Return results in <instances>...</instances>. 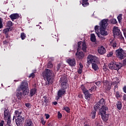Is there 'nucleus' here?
Here are the masks:
<instances>
[{
  "mask_svg": "<svg viewBox=\"0 0 126 126\" xmlns=\"http://www.w3.org/2000/svg\"><path fill=\"white\" fill-rule=\"evenodd\" d=\"M21 114H22V110H21V109H18L15 111V116H16V117L21 116L20 115Z\"/></svg>",
  "mask_w": 126,
  "mask_h": 126,
  "instance_id": "a878e982",
  "label": "nucleus"
},
{
  "mask_svg": "<svg viewBox=\"0 0 126 126\" xmlns=\"http://www.w3.org/2000/svg\"><path fill=\"white\" fill-rule=\"evenodd\" d=\"M87 61L88 64H90V63H99L98 58L92 55H90L88 56Z\"/></svg>",
  "mask_w": 126,
  "mask_h": 126,
  "instance_id": "6e6552de",
  "label": "nucleus"
},
{
  "mask_svg": "<svg viewBox=\"0 0 126 126\" xmlns=\"http://www.w3.org/2000/svg\"><path fill=\"white\" fill-rule=\"evenodd\" d=\"M78 73H79V74H81V73H82V69L79 68L78 69Z\"/></svg>",
  "mask_w": 126,
  "mask_h": 126,
  "instance_id": "4d7b16f0",
  "label": "nucleus"
},
{
  "mask_svg": "<svg viewBox=\"0 0 126 126\" xmlns=\"http://www.w3.org/2000/svg\"><path fill=\"white\" fill-rule=\"evenodd\" d=\"M83 44V42L82 41H79L78 42V48L79 49V51H80V49H81V45Z\"/></svg>",
  "mask_w": 126,
  "mask_h": 126,
  "instance_id": "ea45409f",
  "label": "nucleus"
},
{
  "mask_svg": "<svg viewBox=\"0 0 126 126\" xmlns=\"http://www.w3.org/2000/svg\"><path fill=\"white\" fill-rule=\"evenodd\" d=\"M95 84L97 86H100V85H101L102 84V81H97V82H95Z\"/></svg>",
  "mask_w": 126,
  "mask_h": 126,
  "instance_id": "de8ad7c7",
  "label": "nucleus"
},
{
  "mask_svg": "<svg viewBox=\"0 0 126 126\" xmlns=\"http://www.w3.org/2000/svg\"><path fill=\"white\" fill-rule=\"evenodd\" d=\"M26 107H27V108H31V104H30V103H26L25 104Z\"/></svg>",
  "mask_w": 126,
  "mask_h": 126,
  "instance_id": "a18cd8bd",
  "label": "nucleus"
},
{
  "mask_svg": "<svg viewBox=\"0 0 126 126\" xmlns=\"http://www.w3.org/2000/svg\"><path fill=\"white\" fill-rule=\"evenodd\" d=\"M113 33L114 37L120 36L122 32L118 27H114L113 29Z\"/></svg>",
  "mask_w": 126,
  "mask_h": 126,
  "instance_id": "ddd939ff",
  "label": "nucleus"
},
{
  "mask_svg": "<svg viewBox=\"0 0 126 126\" xmlns=\"http://www.w3.org/2000/svg\"><path fill=\"white\" fill-rule=\"evenodd\" d=\"M44 103H45V106L49 105V99H44Z\"/></svg>",
  "mask_w": 126,
  "mask_h": 126,
  "instance_id": "3c124183",
  "label": "nucleus"
},
{
  "mask_svg": "<svg viewBox=\"0 0 126 126\" xmlns=\"http://www.w3.org/2000/svg\"><path fill=\"white\" fill-rule=\"evenodd\" d=\"M91 41L92 42H93L94 43H95V42H96V36L94 33H92L91 35Z\"/></svg>",
  "mask_w": 126,
  "mask_h": 126,
  "instance_id": "c85d7f7f",
  "label": "nucleus"
},
{
  "mask_svg": "<svg viewBox=\"0 0 126 126\" xmlns=\"http://www.w3.org/2000/svg\"><path fill=\"white\" fill-rule=\"evenodd\" d=\"M108 67L110 69H114L115 70H119V69L122 68V66L116 63V62H111L108 64Z\"/></svg>",
  "mask_w": 126,
  "mask_h": 126,
  "instance_id": "9d476101",
  "label": "nucleus"
},
{
  "mask_svg": "<svg viewBox=\"0 0 126 126\" xmlns=\"http://www.w3.org/2000/svg\"><path fill=\"white\" fill-rule=\"evenodd\" d=\"M24 126H34V124L31 119L28 118L25 121Z\"/></svg>",
  "mask_w": 126,
  "mask_h": 126,
  "instance_id": "2eb2a0df",
  "label": "nucleus"
},
{
  "mask_svg": "<svg viewBox=\"0 0 126 126\" xmlns=\"http://www.w3.org/2000/svg\"><path fill=\"white\" fill-rule=\"evenodd\" d=\"M115 95L116 99L117 100H120L122 97H123V95H122V94L120 93L119 91H117L115 93Z\"/></svg>",
  "mask_w": 126,
  "mask_h": 126,
  "instance_id": "412c9836",
  "label": "nucleus"
},
{
  "mask_svg": "<svg viewBox=\"0 0 126 126\" xmlns=\"http://www.w3.org/2000/svg\"><path fill=\"white\" fill-rule=\"evenodd\" d=\"M45 116L46 117V119L47 120H48V119H49L50 118V115H49L48 114H45Z\"/></svg>",
  "mask_w": 126,
  "mask_h": 126,
  "instance_id": "052dcab7",
  "label": "nucleus"
},
{
  "mask_svg": "<svg viewBox=\"0 0 126 126\" xmlns=\"http://www.w3.org/2000/svg\"><path fill=\"white\" fill-rule=\"evenodd\" d=\"M14 119L15 120L16 124L17 126H22V125H23V123H24V120H25L24 117L22 116L17 117L14 116L13 121H14Z\"/></svg>",
  "mask_w": 126,
  "mask_h": 126,
  "instance_id": "0eeeda50",
  "label": "nucleus"
},
{
  "mask_svg": "<svg viewBox=\"0 0 126 126\" xmlns=\"http://www.w3.org/2000/svg\"><path fill=\"white\" fill-rule=\"evenodd\" d=\"M37 91V90L36 89H32L30 90V97H33L35 94H36V92Z\"/></svg>",
  "mask_w": 126,
  "mask_h": 126,
  "instance_id": "4be33fe9",
  "label": "nucleus"
},
{
  "mask_svg": "<svg viewBox=\"0 0 126 126\" xmlns=\"http://www.w3.org/2000/svg\"><path fill=\"white\" fill-rule=\"evenodd\" d=\"M116 55L119 60H124L126 58V51L123 49H119L116 50Z\"/></svg>",
  "mask_w": 126,
  "mask_h": 126,
  "instance_id": "423d86ee",
  "label": "nucleus"
},
{
  "mask_svg": "<svg viewBox=\"0 0 126 126\" xmlns=\"http://www.w3.org/2000/svg\"><path fill=\"white\" fill-rule=\"evenodd\" d=\"M8 117H10V115H9V111H7V109L5 108L4 111V119H7Z\"/></svg>",
  "mask_w": 126,
  "mask_h": 126,
  "instance_id": "b1692460",
  "label": "nucleus"
},
{
  "mask_svg": "<svg viewBox=\"0 0 126 126\" xmlns=\"http://www.w3.org/2000/svg\"><path fill=\"white\" fill-rule=\"evenodd\" d=\"M53 66H54V65L52 63V62H49L47 65V68H52Z\"/></svg>",
  "mask_w": 126,
  "mask_h": 126,
  "instance_id": "f704fd0d",
  "label": "nucleus"
},
{
  "mask_svg": "<svg viewBox=\"0 0 126 126\" xmlns=\"http://www.w3.org/2000/svg\"><path fill=\"white\" fill-rule=\"evenodd\" d=\"M59 82L61 83V88L63 90H66L69 86V84H68V81L65 77H61L60 79Z\"/></svg>",
  "mask_w": 126,
  "mask_h": 126,
  "instance_id": "39448f33",
  "label": "nucleus"
},
{
  "mask_svg": "<svg viewBox=\"0 0 126 126\" xmlns=\"http://www.w3.org/2000/svg\"><path fill=\"white\" fill-rule=\"evenodd\" d=\"M66 92V90H63L62 89H61L59 90L58 92L57 95L58 96V98H61L63 95L65 94V93Z\"/></svg>",
  "mask_w": 126,
  "mask_h": 126,
  "instance_id": "f3484780",
  "label": "nucleus"
},
{
  "mask_svg": "<svg viewBox=\"0 0 126 126\" xmlns=\"http://www.w3.org/2000/svg\"><path fill=\"white\" fill-rule=\"evenodd\" d=\"M118 90V85H116L114 87V91L115 93H116V91Z\"/></svg>",
  "mask_w": 126,
  "mask_h": 126,
  "instance_id": "6e6d98bb",
  "label": "nucleus"
},
{
  "mask_svg": "<svg viewBox=\"0 0 126 126\" xmlns=\"http://www.w3.org/2000/svg\"><path fill=\"white\" fill-rule=\"evenodd\" d=\"M114 82H115V83H116V85H118V84H119V83H120V80L119 79H118V78H115L114 79Z\"/></svg>",
  "mask_w": 126,
  "mask_h": 126,
  "instance_id": "a19ab883",
  "label": "nucleus"
},
{
  "mask_svg": "<svg viewBox=\"0 0 126 126\" xmlns=\"http://www.w3.org/2000/svg\"><path fill=\"white\" fill-rule=\"evenodd\" d=\"M123 65H126V59L123 61Z\"/></svg>",
  "mask_w": 126,
  "mask_h": 126,
  "instance_id": "e2e57ef3",
  "label": "nucleus"
},
{
  "mask_svg": "<svg viewBox=\"0 0 126 126\" xmlns=\"http://www.w3.org/2000/svg\"><path fill=\"white\" fill-rule=\"evenodd\" d=\"M41 121L42 125H43V126H45V125H46V121L44 120V118H41Z\"/></svg>",
  "mask_w": 126,
  "mask_h": 126,
  "instance_id": "09e8293b",
  "label": "nucleus"
},
{
  "mask_svg": "<svg viewBox=\"0 0 126 126\" xmlns=\"http://www.w3.org/2000/svg\"><path fill=\"white\" fill-rule=\"evenodd\" d=\"M4 124V121L3 120H2L0 122V126H3V125Z\"/></svg>",
  "mask_w": 126,
  "mask_h": 126,
  "instance_id": "bf43d9fd",
  "label": "nucleus"
},
{
  "mask_svg": "<svg viewBox=\"0 0 126 126\" xmlns=\"http://www.w3.org/2000/svg\"><path fill=\"white\" fill-rule=\"evenodd\" d=\"M42 76L46 82V85L49 86L54 83V76H53V71L51 69H46L42 73Z\"/></svg>",
  "mask_w": 126,
  "mask_h": 126,
  "instance_id": "f03ea898",
  "label": "nucleus"
},
{
  "mask_svg": "<svg viewBox=\"0 0 126 126\" xmlns=\"http://www.w3.org/2000/svg\"><path fill=\"white\" fill-rule=\"evenodd\" d=\"M9 30L11 31L12 30V28H6L3 30V33L5 34V35H7L8 34V32H9Z\"/></svg>",
  "mask_w": 126,
  "mask_h": 126,
  "instance_id": "c756f323",
  "label": "nucleus"
},
{
  "mask_svg": "<svg viewBox=\"0 0 126 126\" xmlns=\"http://www.w3.org/2000/svg\"><path fill=\"white\" fill-rule=\"evenodd\" d=\"M16 97L20 100L24 96H27L29 94V85L27 81L24 80L22 82L20 86L17 90Z\"/></svg>",
  "mask_w": 126,
  "mask_h": 126,
  "instance_id": "f257e3e1",
  "label": "nucleus"
},
{
  "mask_svg": "<svg viewBox=\"0 0 126 126\" xmlns=\"http://www.w3.org/2000/svg\"><path fill=\"white\" fill-rule=\"evenodd\" d=\"M63 110H64V111H65V112H66L68 114L70 113V108H69V107L67 106H65L63 107Z\"/></svg>",
  "mask_w": 126,
  "mask_h": 126,
  "instance_id": "72a5a7b5",
  "label": "nucleus"
},
{
  "mask_svg": "<svg viewBox=\"0 0 126 126\" xmlns=\"http://www.w3.org/2000/svg\"><path fill=\"white\" fill-rule=\"evenodd\" d=\"M112 46L113 48H116L117 47V41L113 42Z\"/></svg>",
  "mask_w": 126,
  "mask_h": 126,
  "instance_id": "8fccbe9b",
  "label": "nucleus"
},
{
  "mask_svg": "<svg viewBox=\"0 0 126 126\" xmlns=\"http://www.w3.org/2000/svg\"><path fill=\"white\" fill-rule=\"evenodd\" d=\"M108 111V110H102L99 111L98 113V115L101 116V119L103 122H107V121L109 120V114L106 113Z\"/></svg>",
  "mask_w": 126,
  "mask_h": 126,
  "instance_id": "1a4fd4ad",
  "label": "nucleus"
},
{
  "mask_svg": "<svg viewBox=\"0 0 126 126\" xmlns=\"http://www.w3.org/2000/svg\"><path fill=\"white\" fill-rule=\"evenodd\" d=\"M57 71H60V68H61V64H58L56 67Z\"/></svg>",
  "mask_w": 126,
  "mask_h": 126,
  "instance_id": "603ef678",
  "label": "nucleus"
},
{
  "mask_svg": "<svg viewBox=\"0 0 126 126\" xmlns=\"http://www.w3.org/2000/svg\"><path fill=\"white\" fill-rule=\"evenodd\" d=\"M124 36L126 38V28L123 29Z\"/></svg>",
  "mask_w": 126,
  "mask_h": 126,
  "instance_id": "864d4df0",
  "label": "nucleus"
},
{
  "mask_svg": "<svg viewBox=\"0 0 126 126\" xmlns=\"http://www.w3.org/2000/svg\"><path fill=\"white\" fill-rule=\"evenodd\" d=\"M111 85H113V86H116V85H117V83L115 82H113L112 83Z\"/></svg>",
  "mask_w": 126,
  "mask_h": 126,
  "instance_id": "0e129e2a",
  "label": "nucleus"
},
{
  "mask_svg": "<svg viewBox=\"0 0 126 126\" xmlns=\"http://www.w3.org/2000/svg\"><path fill=\"white\" fill-rule=\"evenodd\" d=\"M103 83L104 86H106V89L107 91H110L111 90V84L108 81H103Z\"/></svg>",
  "mask_w": 126,
  "mask_h": 126,
  "instance_id": "a211bd4d",
  "label": "nucleus"
},
{
  "mask_svg": "<svg viewBox=\"0 0 126 126\" xmlns=\"http://www.w3.org/2000/svg\"><path fill=\"white\" fill-rule=\"evenodd\" d=\"M47 97L46 96H43V98L44 99V100H46V99H47Z\"/></svg>",
  "mask_w": 126,
  "mask_h": 126,
  "instance_id": "774afa93",
  "label": "nucleus"
},
{
  "mask_svg": "<svg viewBox=\"0 0 126 126\" xmlns=\"http://www.w3.org/2000/svg\"><path fill=\"white\" fill-rule=\"evenodd\" d=\"M96 90V86H93L91 87V88L89 90L90 92H92V91H94Z\"/></svg>",
  "mask_w": 126,
  "mask_h": 126,
  "instance_id": "79ce46f5",
  "label": "nucleus"
},
{
  "mask_svg": "<svg viewBox=\"0 0 126 126\" xmlns=\"http://www.w3.org/2000/svg\"><path fill=\"white\" fill-rule=\"evenodd\" d=\"M6 126H11V120H10V116H8L7 118V125Z\"/></svg>",
  "mask_w": 126,
  "mask_h": 126,
  "instance_id": "473e14b6",
  "label": "nucleus"
},
{
  "mask_svg": "<svg viewBox=\"0 0 126 126\" xmlns=\"http://www.w3.org/2000/svg\"><path fill=\"white\" fill-rule=\"evenodd\" d=\"M81 89H82V90L83 91V93H84V92H86L88 91V90H87V89H86V88H85V87L84 85H82L81 86Z\"/></svg>",
  "mask_w": 126,
  "mask_h": 126,
  "instance_id": "58836bf2",
  "label": "nucleus"
},
{
  "mask_svg": "<svg viewBox=\"0 0 126 126\" xmlns=\"http://www.w3.org/2000/svg\"><path fill=\"white\" fill-rule=\"evenodd\" d=\"M97 51L100 55H104V54H106V49H105V47L103 46L98 47Z\"/></svg>",
  "mask_w": 126,
  "mask_h": 126,
  "instance_id": "dca6fc26",
  "label": "nucleus"
},
{
  "mask_svg": "<svg viewBox=\"0 0 126 126\" xmlns=\"http://www.w3.org/2000/svg\"><path fill=\"white\" fill-rule=\"evenodd\" d=\"M113 55H114V52H110L109 53V54H108L107 55V58H111V57H112V56H113Z\"/></svg>",
  "mask_w": 126,
  "mask_h": 126,
  "instance_id": "37998d69",
  "label": "nucleus"
},
{
  "mask_svg": "<svg viewBox=\"0 0 126 126\" xmlns=\"http://www.w3.org/2000/svg\"><path fill=\"white\" fill-rule=\"evenodd\" d=\"M110 21L111 24H117V23H118V21H117V20L116 19H112L110 20Z\"/></svg>",
  "mask_w": 126,
  "mask_h": 126,
  "instance_id": "e433bc0d",
  "label": "nucleus"
},
{
  "mask_svg": "<svg viewBox=\"0 0 126 126\" xmlns=\"http://www.w3.org/2000/svg\"><path fill=\"white\" fill-rule=\"evenodd\" d=\"M67 63L70 66H75L76 65V61L75 59H69L67 60Z\"/></svg>",
  "mask_w": 126,
  "mask_h": 126,
  "instance_id": "4468645a",
  "label": "nucleus"
},
{
  "mask_svg": "<svg viewBox=\"0 0 126 126\" xmlns=\"http://www.w3.org/2000/svg\"><path fill=\"white\" fill-rule=\"evenodd\" d=\"M116 106L118 110H122V108L123 107V105L122 104V101H118L116 103Z\"/></svg>",
  "mask_w": 126,
  "mask_h": 126,
  "instance_id": "393cba45",
  "label": "nucleus"
},
{
  "mask_svg": "<svg viewBox=\"0 0 126 126\" xmlns=\"http://www.w3.org/2000/svg\"><path fill=\"white\" fill-rule=\"evenodd\" d=\"M58 119H62V118H63V115L62 114V113H60V112H58Z\"/></svg>",
  "mask_w": 126,
  "mask_h": 126,
  "instance_id": "49530a36",
  "label": "nucleus"
},
{
  "mask_svg": "<svg viewBox=\"0 0 126 126\" xmlns=\"http://www.w3.org/2000/svg\"><path fill=\"white\" fill-rule=\"evenodd\" d=\"M79 65H80L79 68L81 69H82L83 68V65H82V64H81V63H80Z\"/></svg>",
  "mask_w": 126,
  "mask_h": 126,
  "instance_id": "680f3d73",
  "label": "nucleus"
},
{
  "mask_svg": "<svg viewBox=\"0 0 126 126\" xmlns=\"http://www.w3.org/2000/svg\"><path fill=\"white\" fill-rule=\"evenodd\" d=\"M97 111L96 110H93L91 113V118L93 119H95V118H96V112H97Z\"/></svg>",
  "mask_w": 126,
  "mask_h": 126,
  "instance_id": "7c9ffc66",
  "label": "nucleus"
},
{
  "mask_svg": "<svg viewBox=\"0 0 126 126\" xmlns=\"http://www.w3.org/2000/svg\"><path fill=\"white\" fill-rule=\"evenodd\" d=\"M84 94L86 100H90V99H91V96H92V94L89 93V91H87V92H84Z\"/></svg>",
  "mask_w": 126,
  "mask_h": 126,
  "instance_id": "aec40b11",
  "label": "nucleus"
},
{
  "mask_svg": "<svg viewBox=\"0 0 126 126\" xmlns=\"http://www.w3.org/2000/svg\"><path fill=\"white\" fill-rule=\"evenodd\" d=\"M92 68L94 69V71H96L99 69V67L97 64V63H92Z\"/></svg>",
  "mask_w": 126,
  "mask_h": 126,
  "instance_id": "5701e85b",
  "label": "nucleus"
},
{
  "mask_svg": "<svg viewBox=\"0 0 126 126\" xmlns=\"http://www.w3.org/2000/svg\"><path fill=\"white\" fill-rule=\"evenodd\" d=\"M29 77H32V78H34V77H35V74H34V73H32L30 74Z\"/></svg>",
  "mask_w": 126,
  "mask_h": 126,
  "instance_id": "5fc2aeb1",
  "label": "nucleus"
},
{
  "mask_svg": "<svg viewBox=\"0 0 126 126\" xmlns=\"http://www.w3.org/2000/svg\"><path fill=\"white\" fill-rule=\"evenodd\" d=\"M82 50L84 53H86L87 51V46H86V43L85 42H83L82 44Z\"/></svg>",
  "mask_w": 126,
  "mask_h": 126,
  "instance_id": "bb28decb",
  "label": "nucleus"
},
{
  "mask_svg": "<svg viewBox=\"0 0 126 126\" xmlns=\"http://www.w3.org/2000/svg\"><path fill=\"white\" fill-rule=\"evenodd\" d=\"M84 58V53L83 52L79 51V49H77L76 52V59L77 60H82Z\"/></svg>",
  "mask_w": 126,
  "mask_h": 126,
  "instance_id": "f8f14e48",
  "label": "nucleus"
},
{
  "mask_svg": "<svg viewBox=\"0 0 126 126\" xmlns=\"http://www.w3.org/2000/svg\"><path fill=\"white\" fill-rule=\"evenodd\" d=\"M120 37V38L121 40H125V38H124V36H123V34H122V33H121V34H120V35H118Z\"/></svg>",
  "mask_w": 126,
  "mask_h": 126,
  "instance_id": "13d9d810",
  "label": "nucleus"
},
{
  "mask_svg": "<svg viewBox=\"0 0 126 126\" xmlns=\"http://www.w3.org/2000/svg\"><path fill=\"white\" fill-rule=\"evenodd\" d=\"M53 104H54V105L55 106H56V105H58V102H57V101H54V102H53Z\"/></svg>",
  "mask_w": 126,
  "mask_h": 126,
  "instance_id": "338daca9",
  "label": "nucleus"
},
{
  "mask_svg": "<svg viewBox=\"0 0 126 126\" xmlns=\"http://www.w3.org/2000/svg\"><path fill=\"white\" fill-rule=\"evenodd\" d=\"M123 100H124V101H126V94H124L123 96Z\"/></svg>",
  "mask_w": 126,
  "mask_h": 126,
  "instance_id": "69168bd1",
  "label": "nucleus"
},
{
  "mask_svg": "<svg viewBox=\"0 0 126 126\" xmlns=\"http://www.w3.org/2000/svg\"><path fill=\"white\" fill-rule=\"evenodd\" d=\"M94 111H98L101 112V111H109V108L107 105H106V101L105 99L102 98L94 106Z\"/></svg>",
  "mask_w": 126,
  "mask_h": 126,
  "instance_id": "7ed1b4c3",
  "label": "nucleus"
},
{
  "mask_svg": "<svg viewBox=\"0 0 126 126\" xmlns=\"http://www.w3.org/2000/svg\"><path fill=\"white\" fill-rule=\"evenodd\" d=\"M94 30L98 38H100L101 40H105V38L103 36H102L103 35L101 33V31H100V28L99 29L98 26H95L94 27Z\"/></svg>",
  "mask_w": 126,
  "mask_h": 126,
  "instance_id": "9b49d317",
  "label": "nucleus"
},
{
  "mask_svg": "<svg viewBox=\"0 0 126 126\" xmlns=\"http://www.w3.org/2000/svg\"><path fill=\"white\" fill-rule=\"evenodd\" d=\"M12 25H13V23H12V22H11V21H8L7 22V27H9L10 28V27H11Z\"/></svg>",
  "mask_w": 126,
  "mask_h": 126,
  "instance_id": "c9c22d12",
  "label": "nucleus"
},
{
  "mask_svg": "<svg viewBox=\"0 0 126 126\" xmlns=\"http://www.w3.org/2000/svg\"><path fill=\"white\" fill-rule=\"evenodd\" d=\"M3 27V25H2V19L1 18H0V29H1Z\"/></svg>",
  "mask_w": 126,
  "mask_h": 126,
  "instance_id": "c03bdc74",
  "label": "nucleus"
},
{
  "mask_svg": "<svg viewBox=\"0 0 126 126\" xmlns=\"http://www.w3.org/2000/svg\"><path fill=\"white\" fill-rule=\"evenodd\" d=\"M21 38L22 40H25L26 38V35L24 32L21 33Z\"/></svg>",
  "mask_w": 126,
  "mask_h": 126,
  "instance_id": "4c0bfd02",
  "label": "nucleus"
},
{
  "mask_svg": "<svg viewBox=\"0 0 126 126\" xmlns=\"http://www.w3.org/2000/svg\"><path fill=\"white\" fill-rule=\"evenodd\" d=\"M109 19H104L100 21L99 23V30L102 36H107L109 35V31L106 30L107 26H108V22Z\"/></svg>",
  "mask_w": 126,
  "mask_h": 126,
  "instance_id": "20e7f679",
  "label": "nucleus"
},
{
  "mask_svg": "<svg viewBox=\"0 0 126 126\" xmlns=\"http://www.w3.org/2000/svg\"><path fill=\"white\" fill-rule=\"evenodd\" d=\"M83 6L84 7H86V6H88L89 5V2H88V0H82V3Z\"/></svg>",
  "mask_w": 126,
  "mask_h": 126,
  "instance_id": "cd10ccee",
  "label": "nucleus"
},
{
  "mask_svg": "<svg viewBox=\"0 0 126 126\" xmlns=\"http://www.w3.org/2000/svg\"><path fill=\"white\" fill-rule=\"evenodd\" d=\"M117 19L119 23H121L122 20H123V14H120L117 17Z\"/></svg>",
  "mask_w": 126,
  "mask_h": 126,
  "instance_id": "2f4dec72",
  "label": "nucleus"
},
{
  "mask_svg": "<svg viewBox=\"0 0 126 126\" xmlns=\"http://www.w3.org/2000/svg\"><path fill=\"white\" fill-rule=\"evenodd\" d=\"M10 18H11V20L12 21H14L15 19H18V18H19L20 17V16H19V14L17 13L15 14H12L9 16Z\"/></svg>",
  "mask_w": 126,
  "mask_h": 126,
  "instance_id": "6ab92c4d",
  "label": "nucleus"
}]
</instances>
